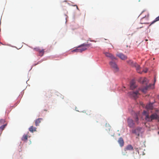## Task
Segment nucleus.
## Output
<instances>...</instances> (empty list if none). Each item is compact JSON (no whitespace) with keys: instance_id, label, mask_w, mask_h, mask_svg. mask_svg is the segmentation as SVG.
<instances>
[{"instance_id":"obj_1","label":"nucleus","mask_w":159,"mask_h":159,"mask_svg":"<svg viewBox=\"0 0 159 159\" xmlns=\"http://www.w3.org/2000/svg\"><path fill=\"white\" fill-rule=\"evenodd\" d=\"M91 45V44L83 43L79 47V48L74 50L73 51L77 52H81L87 49Z\"/></svg>"},{"instance_id":"obj_2","label":"nucleus","mask_w":159,"mask_h":159,"mask_svg":"<svg viewBox=\"0 0 159 159\" xmlns=\"http://www.w3.org/2000/svg\"><path fill=\"white\" fill-rule=\"evenodd\" d=\"M145 119L148 121H151L154 120H157L159 121V116L157 113H154L152 114L150 116L148 114H146Z\"/></svg>"},{"instance_id":"obj_3","label":"nucleus","mask_w":159,"mask_h":159,"mask_svg":"<svg viewBox=\"0 0 159 159\" xmlns=\"http://www.w3.org/2000/svg\"><path fill=\"white\" fill-rule=\"evenodd\" d=\"M128 63L131 66L135 68L137 72L140 74H142V71H140V68L139 66L136 62H134L132 60H130L128 62Z\"/></svg>"},{"instance_id":"obj_4","label":"nucleus","mask_w":159,"mask_h":159,"mask_svg":"<svg viewBox=\"0 0 159 159\" xmlns=\"http://www.w3.org/2000/svg\"><path fill=\"white\" fill-rule=\"evenodd\" d=\"M129 94L131 97H133L135 99H136L138 97V96L140 95L138 91H136L135 92L131 91L129 93Z\"/></svg>"},{"instance_id":"obj_5","label":"nucleus","mask_w":159,"mask_h":159,"mask_svg":"<svg viewBox=\"0 0 159 159\" xmlns=\"http://www.w3.org/2000/svg\"><path fill=\"white\" fill-rule=\"evenodd\" d=\"M127 122L128 126L129 128H133L134 127L135 124L132 119L130 118H128L127 119Z\"/></svg>"},{"instance_id":"obj_6","label":"nucleus","mask_w":159,"mask_h":159,"mask_svg":"<svg viewBox=\"0 0 159 159\" xmlns=\"http://www.w3.org/2000/svg\"><path fill=\"white\" fill-rule=\"evenodd\" d=\"M109 64L111 67L113 68L115 72H116L119 70V68L115 62L111 61L110 62Z\"/></svg>"},{"instance_id":"obj_7","label":"nucleus","mask_w":159,"mask_h":159,"mask_svg":"<svg viewBox=\"0 0 159 159\" xmlns=\"http://www.w3.org/2000/svg\"><path fill=\"white\" fill-rule=\"evenodd\" d=\"M152 84H150L148 86H146L145 87L141 88L139 89L143 93H145L146 91L150 88V87L152 85Z\"/></svg>"},{"instance_id":"obj_8","label":"nucleus","mask_w":159,"mask_h":159,"mask_svg":"<svg viewBox=\"0 0 159 159\" xmlns=\"http://www.w3.org/2000/svg\"><path fill=\"white\" fill-rule=\"evenodd\" d=\"M105 54L106 57H110L112 60L116 59V58L111 53L106 52L105 53Z\"/></svg>"},{"instance_id":"obj_9","label":"nucleus","mask_w":159,"mask_h":159,"mask_svg":"<svg viewBox=\"0 0 159 159\" xmlns=\"http://www.w3.org/2000/svg\"><path fill=\"white\" fill-rule=\"evenodd\" d=\"M117 56L122 60H125L127 58L126 56L121 53H120L117 55Z\"/></svg>"},{"instance_id":"obj_10","label":"nucleus","mask_w":159,"mask_h":159,"mask_svg":"<svg viewBox=\"0 0 159 159\" xmlns=\"http://www.w3.org/2000/svg\"><path fill=\"white\" fill-rule=\"evenodd\" d=\"M134 120V122L135 124L138 125L139 123V118L138 117V115L136 114L135 117H133Z\"/></svg>"},{"instance_id":"obj_11","label":"nucleus","mask_w":159,"mask_h":159,"mask_svg":"<svg viewBox=\"0 0 159 159\" xmlns=\"http://www.w3.org/2000/svg\"><path fill=\"white\" fill-rule=\"evenodd\" d=\"M118 142L121 147H122L124 146V141L122 138H120L118 140Z\"/></svg>"},{"instance_id":"obj_12","label":"nucleus","mask_w":159,"mask_h":159,"mask_svg":"<svg viewBox=\"0 0 159 159\" xmlns=\"http://www.w3.org/2000/svg\"><path fill=\"white\" fill-rule=\"evenodd\" d=\"M43 120L42 118H39L36 119L35 121V125L36 126H38L39 125V123L41 122V121Z\"/></svg>"},{"instance_id":"obj_13","label":"nucleus","mask_w":159,"mask_h":159,"mask_svg":"<svg viewBox=\"0 0 159 159\" xmlns=\"http://www.w3.org/2000/svg\"><path fill=\"white\" fill-rule=\"evenodd\" d=\"M136 87V86L134 82V81H131L130 83V88L131 89L133 90Z\"/></svg>"},{"instance_id":"obj_14","label":"nucleus","mask_w":159,"mask_h":159,"mask_svg":"<svg viewBox=\"0 0 159 159\" xmlns=\"http://www.w3.org/2000/svg\"><path fill=\"white\" fill-rule=\"evenodd\" d=\"M125 148L127 150L131 151L133 150H134L133 147L131 145H128Z\"/></svg>"},{"instance_id":"obj_15","label":"nucleus","mask_w":159,"mask_h":159,"mask_svg":"<svg viewBox=\"0 0 159 159\" xmlns=\"http://www.w3.org/2000/svg\"><path fill=\"white\" fill-rule=\"evenodd\" d=\"M146 108L147 109H152L153 108L152 104L151 103H149L146 105Z\"/></svg>"},{"instance_id":"obj_16","label":"nucleus","mask_w":159,"mask_h":159,"mask_svg":"<svg viewBox=\"0 0 159 159\" xmlns=\"http://www.w3.org/2000/svg\"><path fill=\"white\" fill-rule=\"evenodd\" d=\"M29 135L28 134H24L22 136L21 140L23 141H26L28 138Z\"/></svg>"},{"instance_id":"obj_17","label":"nucleus","mask_w":159,"mask_h":159,"mask_svg":"<svg viewBox=\"0 0 159 159\" xmlns=\"http://www.w3.org/2000/svg\"><path fill=\"white\" fill-rule=\"evenodd\" d=\"M100 116H101L99 115H96L94 116L93 119L98 122V120L100 119Z\"/></svg>"},{"instance_id":"obj_18","label":"nucleus","mask_w":159,"mask_h":159,"mask_svg":"<svg viewBox=\"0 0 159 159\" xmlns=\"http://www.w3.org/2000/svg\"><path fill=\"white\" fill-rule=\"evenodd\" d=\"M36 128L35 127H34L33 126H31L29 128V130L32 132L33 133L34 131H36Z\"/></svg>"},{"instance_id":"obj_19","label":"nucleus","mask_w":159,"mask_h":159,"mask_svg":"<svg viewBox=\"0 0 159 159\" xmlns=\"http://www.w3.org/2000/svg\"><path fill=\"white\" fill-rule=\"evenodd\" d=\"M44 49H42L39 51V56L41 57L44 54Z\"/></svg>"},{"instance_id":"obj_20","label":"nucleus","mask_w":159,"mask_h":159,"mask_svg":"<svg viewBox=\"0 0 159 159\" xmlns=\"http://www.w3.org/2000/svg\"><path fill=\"white\" fill-rule=\"evenodd\" d=\"M140 81L142 84H144L145 82H146L147 81V79L146 78H141Z\"/></svg>"},{"instance_id":"obj_21","label":"nucleus","mask_w":159,"mask_h":159,"mask_svg":"<svg viewBox=\"0 0 159 159\" xmlns=\"http://www.w3.org/2000/svg\"><path fill=\"white\" fill-rule=\"evenodd\" d=\"M159 20V16L156 17L155 19L151 23L150 25L154 24L155 22Z\"/></svg>"},{"instance_id":"obj_22","label":"nucleus","mask_w":159,"mask_h":159,"mask_svg":"<svg viewBox=\"0 0 159 159\" xmlns=\"http://www.w3.org/2000/svg\"><path fill=\"white\" fill-rule=\"evenodd\" d=\"M127 150L125 148L122 152V154L123 155H126L127 153Z\"/></svg>"},{"instance_id":"obj_23","label":"nucleus","mask_w":159,"mask_h":159,"mask_svg":"<svg viewBox=\"0 0 159 159\" xmlns=\"http://www.w3.org/2000/svg\"><path fill=\"white\" fill-rule=\"evenodd\" d=\"M7 124L3 125L0 127V131H2L6 126Z\"/></svg>"},{"instance_id":"obj_24","label":"nucleus","mask_w":159,"mask_h":159,"mask_svg":"<svg viewBox=\"0 0 159 159\" xmlns=\"http://www.w3.org/2000/svg\"><path fill=\"white\" fill-rule=\"evenodd\" d=\"M125 48H126V50L128 51V50L130 48V46L129 45H126L125 46Z\"/></svg>"},{"instance_id":"obj_25","label":"nucleus","mask_w":159,"mask_h":159,"mask_svg":"<svg viewBox=\"0 0 159 159\" xmlns=\"http://www.w3.org/2000/svg\"><path fill=\"white\" fill-rule=\"evenodd\" d=\"M5 122V120L4 119H1L0 120V123L2 124H4Z\"/></svg>"},{"instance_id":"obj_26","label":"nucleus","mask_w":159,"mask_h":159,"mask_svg":"<svg viewBox=\"0 0 159 159\" xmlns=\"http://www.w3.org/2000/svg\"><path fill=\"white\" fill-rule=\"evenodd\" d=\"M141 129V128H138L136 129H135L133 132L134 133H135V131H136L137 130L140 131Z\"/></svg>"},{"instance_id":"obj_27","label":"nucleus","mask_w":159,"mask_h":159,"mask_svg":"<svg viewBox=\"0 0 159 159\" xmlns=\"http://www.w3.org/2000/svg\"><path fill=\"white\" fill-rule=\"evenodd\" d=\"M105 126L106 127L108 126V129L109 130H110V129L111 128V127L109 125H107V124H106Z\"/></svg>"},{"instance_id":"obj_28","label":"nucleus","mask_w":159,"mask_h":159,"mask_svg":"<svg viewBox=\"0 0 159 159\" xmlns=\"http://www.w3.org/2000/svg\"><path fill=\"white\" fill-rule=\"evenodd\" d=\"M148 71V69L147 68H146L145 70H143V71L145 73L147 72Z\"/></svg>"},{"instance_id":"obj_29","label":"nucleus","mask_w":159,"mask_h":159,"mask_svg":"<svg viewBox=\"0 0 159 159\" xmlns=\"http://www.w3.org/2000/svg\"><path fill=\"white\" fill-rule=\"evenodd\" d=\"M34 49L36 50V51L38 52H39V51L40 50H41L39 48H34Z\"/></svg>"},{"instance_id":"obj_30","label":"nucleus","mask_w":159,"mask_h":159,"mask_svg":"<svg viewBox=\"0 0 159 159\" xmlns=\"http://www.w3.org/2000/svg\"><path fill=\"white\" fill-rule=\"evenodd\" d=\"M143 113L144 114H146L147 113V112L146 111H143Z\"/></svg>"},{"instance_id":"obj_31","label":"nucleus","mask_w":159,"mask_h":159,"mask_svg":"<svg viewBox=\"0 0 159 159\" xmlns=\"http://www.w3.org/2000/svg\"><path fill=\"white\" fill-rule=\"evenodd\" d=\"M90 112L89 113H87V115H90L91 113H90Z\"/></svg>"},{"instance_id":"obj_32","label":"nucleus","mask_w":159,"mask_h":159,"mask_svg":"<svg viewBox=\"0 0 159 159\" xmlns=\"http://www.w3.org/2000/svg\"><path fill=\"white\" fill-rule=\"evenodd\" d=\"M74 6H76V8H77L78 9V7H77L76 5H75Z\"/></svg>"},{"instance_id":"obj_33","label":"nucleus","mask_w":159,"mask_h":159,"mask_svg":"<svg viewBox=\"0 0 159 159\" xmlns=\"http://www.w3.org/2000/svg\"><path fill=\"white\" fill-rule=\"evenodd\" d=\"M39 63H37V64H35L34 66L38 64Z\"/></svg>"},{"instance_id":"obj_34","label":"nucleus","mask_w":159,"mask_h":159,"mask_svg":"<svg viewBox=\"0 0 159 159\" xmlns=\"http://www.w3.org/2000/svg\"><path fill=\"white\" fill-rule=\"evenodd\" d=\"M44 111H47V110H44Z\"/></svg>"},{"instance_id":"obj_35","label":"nucleus","mask_w":159,"mask_h":159,"mask_svg":"<svg viewBox=\"0 0 159 159\" xmlns=\"http://www.w3.org/2000/svg\"><path fill=\"white\" fill-rule=\"evenodd\" d=\"M158 133L159 134V131L158 132Z\"/></svg>"},{"instance_id":"obj_36","label":"nucleus","mask_w":159,"mask_h":159,"mask_svg":"<svg viewBox=\"0 0 159 159\" xmlns=\"http://www.w3.org/2000/svg\"><path fill=\"white\" fill-rule=\"evenodd\" d=\"M106 130H107V129H106Z\"/></svg>"}]
</instances>
